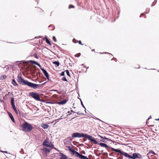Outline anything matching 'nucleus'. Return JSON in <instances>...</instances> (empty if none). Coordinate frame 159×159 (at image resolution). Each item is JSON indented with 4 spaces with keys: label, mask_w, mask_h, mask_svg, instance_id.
I'll use <instances>...</instances> for the list:
<instances>
[{
    "label": "nucleus",
    "mask_w": 159,
    "mask_h": 159,
    "mask_svg": "<svg viewBox=\"0 0 159 159\" xmlns=\"http://www.w3.org/2000/svg\"><path fill=\"white\" fill-rule=\"evenodd\" d=\"M72 137H68L67 138L66 140V141L67 142H70L72 140Z\"/></svg>",
    "instance_id": "nucleus-13"
},
{
    "label": "nucleus",
    "mask_w": 159,
    "mask_h": 159,
    "mask_svg": "<svg viewBox=\"0 0 159 159\" xmlns=\"http://www.w3.org/2000/svg\"><path fill=\"white\" fill-rule=\"evenodd\" d=\"M71 111L73 112H74L73 110H71Z\"/></svg>",
    "instance_id": "nucleus-42"
},
{
    "label": "nucleus",
    "mask_w": 159,
    "mask_h": 159,
    "mask_svg": "<svg viewBox=\"0 0 159 159\" xmlns=\"http://www.w3.org/2000/svg\"><path fill=\"white\" fill-rule=\"evenodd\" d=\"M3 77L4 79H5L6 78L7 76L6 75H4L3 76Z\"/></svg>",
    "instance_id": "nucleus-35"
},
{
    "label": "nucleus",
    "mask_w": 159,
    "mask_h": 159,
    "mask_svg": "<svg viewBox=\"0 0 159 159\" xmlns=\"http://www.w3.org/2000/svg\"><path fill=\"white\" fill-rule=\"evenodd\" d=\"M78 42L79 43L80 45H83V44H82V43H81V42L80 40H79V41H78Z\"/></svg>",
    "instance_id": "nucleus-33"
},
{
    "label": "nucleus",
    "mask_w": 159,
    "mask_h": 159,
    "mask_svg": "<svg viewBox=\"0 0 159 159\" xmlns=\"http://www.w3.org/2000/svg\"><path fill=\"white\" fill-rule=\"evenodd\" d=\"M2 152H3L6 153H7V151H2Z\"/></svg>",
    "instance_id": "nucleus-38"
},
{
    "label": "nucleus",
    "mask_w": 159,
    "mask_h": 159,
    "mask_svg": "<svg viewBox=\"0 0 159 159\" xmlns=\"http://www.w3.org/2000/svg\"><path fill=\"white\" fill-rule=\"evenodd\" d=\"M156 2L155 1H154V2H152V4L151 6H153V5H154L155 4H156Z\"/></svg>",
    "instance_id": "nucleus-31"
},
{
    "label": "nucleus",
    "mask_w": 159,
    "mask_h": 159,
    "mask_svg": "<svg viewBox=\"0 0 159 159\" xmlns=\"http://www.w3.org/2000/svg\"><path fill=\"white\" fill-rule=\"evenodd\" d=\"M145 14L144 13H142L140 16V17H141L145 16Z\"/></svg>",
    "instance_id": "nucleus-30"
},
{
    "label": "nucleus",
    "mask_w": 159,
    "mask_h": 159,
    "mask_svg": "<svg viewBox=\"0 0 159 159\" xmlns=\"http://www.w3.org/2000/svg\"><path fill=\"white\" fill-rule=\"evenodd\" d=\"M42 127L44 129H47L49 127V125L47 124H43Z\"/></svg>",
    "instance_id": "nucleus-12"
},
{
    "label": "nucleus",
    "mask_w": 159,
    "mask_h": 159,
    "mask_svg": "<svg viewBox=\"0 0 159 159\" xmlns=\"http://www.w3.org/2000/svg\"><path fill=\"white\" fill-rule=\"evenodd\" d=\"M82 137L87 138L89 140H90V141L93 142L95 144H96L98 143L96 140H95L94 139L92 138V137L91 136L87 134H84L83 133L80 134L79 133H73L72 134V137L73 138L76 137L81 138Z\"/></svg>",
    "instance_id": "nucleus-3"
},
{
    "label": "nucleus",
    "mask_w": 159,
    "mask_h": 159,
    "mask_svg": "<svg viewBox=\"0 0 159 159\" xmlns=\"http://www.w3.org/2000/svg\"><path fill=\"white\" fill-rule=\"evenodd\" d=\"M12 83L14 86H17L18 85L16 81L14 79H13L12 80Z\"/></svg>",
    "instance_id": "nucleus-19"
},
{
    "label": "nucleus",
    "mask_w": 159,
    "mask_h": 159,
    "mask_svg": "<svg viewBox=\"0 0 159 159\" xmlns=\"http://www.w3.org/2000/svg\"><path fill=\"white\" fill-rule=\"evenodd\" d=\"M75 7V6L73 5H70L69 7V8L70 9L71 8H74Z\"/></svg>",
    "instance_id": "nucleus-24"
},
{
    "label": "nucleus",
    "mask_w": 159,
    "mask_h": 159,
    "mask_svg": "<svg viewBox=\"0 0 159 159\" xmlns=\"http://www.w3.org/2000/svg\"><path fill=\"white\" fill-rule=\"evenodd\" d=\"M111 149L112 151L119 152L120 153V154L123 155L125 157L129 158L135 159L137 158H142V156L140 154L138 153H133L132 154V156L128 154L127 153L121 151L120 150L116 149L114 148H111Z\"/></svg>",
    "instance_id": "nucleus-2"
},
{
    "label": "nucleus",
    "mask_w": 159,
    "mask_h": 159,
    "mask_svg": "<svg viewBox=\"0 0 159 159\" xmlns=\"http://www.w3.org/2000/svg\"><path fill=\"white\" fill-rule=\"evenodd\" d=\"M12 106L13 108L14 109V110L15 112V113L16 114H18V111H17V109H16V107H15V105H13V106Z\"/></svg>",
    "instance_id": "nucleus-17"
},
{
    "label": "nucleus",
    "mask_w": 159,
    "mask_h": 159,
    "mask_svg": "<svg viewBox=\"0 0 159 159\" xmlns=\"http://www.w3.org/2000/svg\"><path fill=\"white\" fill-rule=\"evenodd\" d=\"M39 10L40 11H41V10L40 8L39 9Z\"/></svg>",
    "instance_id": "nucleus-44"
},
{
    "label": "nucleus",
    "mask_w": 159,
    "mask_h": 159,
    "mask_svg": "<svg viewBox=\"0 0 159 159\" xmlns=\"http://www.w3.org/2000/svg\"><path fill=\"white\" fill-rule=\"evenodd\" d=\"M76 113L78 114H82V113H79V112H77Z\"/></svg>",
    "instance_id": "nucleus-37"
},
{
    "label": "nucleus",
    "mask_w": 159,
    "mask_h": 159,
    "mask_svg": "<svg viewBox=\"0 0 159 159\" xmlns=\"http://www.w3.org/2000/svg\"><path fill=\"white\" fill-rule=\"evenodd\" d=\"M149 118H151L150 116V117H149Z\"/></svg>",
    "instance_id": "nucleus-45"
},
{
    "label": "nucleus",
    "mask_w": 159,
    "mask_h": 159,
    "mask_svg": "<svg viewBox=\"0 0 159 159\" xmlns=\"http://www.w3.org/2000/svg\"><path fill=\"white\" fill-rule=\"evenodd\" d=\"M45 38L46 39V42L48 43V44L50 46H51L52 45V44L51 43L49 40L46 37H45Z\"/></svg>",
    "instance_id": "nucleus-14"
},
{
    "label": "nucleus",
    "mask_w": 159,
    "mask_h": 159,
    "mask_svg": "<svg viewBox=\"0 0 159 159\" xmlns=\"http://www.w3.org/2000/svg\"><path fill=\"white\" fill-rule=\"evenodd\" d=\"M53 63L54 64L56 65L57 66H58L59 65V63L58 61H54Z\"/></svg>",
    "instance_id": "nucleus-21"
},
{
    "label": "nucleus",
    "mask_w": 159,
    "mask_h": 159,
    "mask_svg": "<svg viewBox=\"0 0 159 159\" xmlns=\"http://www.w3.org/2000/svg\"><path fill=\"white\" fill-rule=\"evenodd\" d=\"M69 150L71 152L73 153H75V156L79 157L80 159H87V157L86 156H83L82 154H80L78 152H76L75 150L74 149H71L70 147H69Z\"/></svg>",
    "instance_id": "nucleus-6"
},
{
    "label": "nucleus",
    "mask_w": 159,
    "mask_h": 159,
    "mask_svg": "<svg viewBox=\"0 0 159 159\" xmlns=\"http://www.w3.org/2000/svg\"><path fill=\"white\" fill-rule=\"evenodd\" d=\"M34 57H35L37 59H38V57L37 56V54H35L34 55Z\"/></svg>",
    "instance_id": "nucleus-34"
},
{
    "label": "nucleus",
    "mask_w": 159,
    "mask_h": 159,
    "mask_svg": "<svg viewBox=\"0 0 159 159\" xmlns=\"http://www.w3.org/2000/svg\"><path fill=\"white\" fill-rule=\"evenodd\" d=\"M155 120H159V118L157 119H156Z\"/></svg>",
    "instance_id": "nucleus-41"
},
{
    "label": "nucleus",
    "mask_w": 159,
    "mask_h": 159,
    "mask_svg": "<svg viewBox=\"0 0 159 159\" xmlns=\"http://www.w3.org/2000/svg\"><path fill=\"white\" fill-rule=\"evenodd\" d=\"M81 55L80 53H79L77 54H76L75 55V56L76 57H79Z\"/></svg>",
    "instance_id": "nucleus-25"
},
{
    "label": "nucleus",
    "mask_w": 159,
    "mask_h": 159,
    "mask_svg": "<svg viewBox=\"0 0 159 159\" xmlns=\"http://www.w3.org/2000/svg\"><path fill=\"white\" fill-rule=\"evenodd\" d=\"M61 157L60 159H67V157L63 154L62 153H61Z\"/></svg>",
    "instance_id": "nucleus-15"
},
{
    "label": "nucleus",
    "mask_w": 159,
    "mask_h": 159,
    "mask_svg": "<svg viewBox=\"0 0 159 159\" xmlns=\"http://www.w3.org/2000/svg\"><path fill=\"white\" fill-rule=\"evenodd\" d=\"M9 114L10 117V118L11 119V120H12V121H13V122H14L15 120H14V118L12 115L11 113H10V114Z\"/></svg>",
    "instance_id": "nucleus-16"
},
{
    "label": "nucleus",
    "mask_w": 159,
    "mask_h": 159,
    "mask_svg": "<svg viewBox=\"0 0 159 159\" xmlns=\"http://www.w3.org/2000/svg\"><path fill=\"white\" fill-rule=\"evenodd\" d=\"M14 98H11V105L13 106L14 105H15L14 103Z\"/></svg>",
    "instance_id": "nucleus-18"
},
{
    "label": "nucleus",
    "mask_w": 159,
    "mask_h": 159,
    "mask_svg": "<svg viewBox=\"0 0 159 159\" xmlns=\"http://www.w3.org/2000/svg\"><path fill=\"white\" fill-rule=\"evenodd\" d=\"M44 149L45 150L46 152H50V149H48L47 148H45Z\"/></svg>",
    "instance_id": "nucleus-23"
},
{
    "label": "nucleus",
    "mask_w": 159,
    "mask_h": 159,
    "mask_svg": "<svg viewBox=\"0 0 159 159\" xmlns=\"http://www.w3.org/2000/svg\"><path fill=\"white\" fill-rule=\"evenodd\" d=\"M98 144L101 147H105L106 148H110L111 150V148H113L112 147H108L106 144L105 143H99Z\"/></svg>",
    "instance_id": "nucleus-9"
},
{
    "label": "nucleus",
    "mask_w": 159,
    "mask_h": 159,
    "mask_svg": "<svg viewBox=\"0 0 159 159\" xmlns=\"http://www.w3.org/2000/svg\"><path fill=\"white\" fill-rule=\"evenodd\" d=\"M41 70L43 71V73H44V75L46 76V77L48 80L49 79V75L48 74V73L47 72V71L44 69L42 68L41 67H40Z\"/></svg>",
    "instance_id": "nucleus-8"
},
{
    "label": "nucleus",
    "mask_w": 159,
    "mask_h": 159,
    "mask_svg": "<svg viewBox=\"0 0 159 159\" xmlns=\"http://www.w3.org/2000/svg\"><path fill=\"white\" fill-rule=\"evenodd\" d=\"M95 51L94 49H93L92 50V51Z\"/></svg>",
    "instance_id": "nucleus-39"
},
{
    "label": "nucleus",
    "mask_w": 159,
    "mask_h": 159,
    "mask_svg": "<svg viewBox=\"0 0 159 159\" xmlns=\"http://www.w3.org/2000/svg\"><path fill=\"white\" fill-rule=\"evenodd\" d=\"M149 153H151L152 154H156L155 153V152H154V151H153L152 150H151V151H150L149 152Z\"/></svg>",
    "instance_id": "nucleus-29"
},
{
    "label": "nucleus",
    "mask_w": 159,
    "mask_h": 159,
    "mask_svg": "<svg viewBox=\"0 0 159 159\" xmlns=\"http://www.w3.org/2000/svg\"><path fill=\"white\" fill-rule=\"evenodd\" d=\"M29 62H30V63H31L32 64H35L37 65V66H39L40 67H41V66L40 65V64H39V63H38L37 62H36L35 61H34L30 60V61H29Z\"/></svg>",
    "instance_id": "nucleus-10"
},
{
    "label": "nucleus",
    "mask_w": 159,
    "mask_h": 159,
    "mask_svg": "<svg viewBox=\"0 0 159 159\" xmlns=\"http://www.w3.org/2000/svg\"><path fill=\"white\" fill-rule=\"evenodd\" d=\"M149 118H148V119L147 120L146 123H148V120Z\"/></svg>",
    "instance_id": "nucleus-40"
},
{
    "label": "nucleus",
    "mask_w": 159,
    "mask_h": 159,
    "mask_svg": "<svg viewBox=\"0 0 159 159\" xmlns=\"http://www.w3.org/2000/svg\"><path fill=\"white\" fill-rule=\"evenodd\" d=\"M52 39H53V40L55 42H57V39H56L55 37V36H53V37H52Z\"/></svg>",
    "instance_id": "nucleus-27"
},
{
    "label": "nucleus",
    "mask_w": 159,
    "mask_h": 159,
    "mask_svg": "<svg viewBox=\"0 0 159 159\" xmlns=\"http://www.w3.org/2000/svg\"><path fill=\"white\" fill-rule=\"evenodd\" d=\"M81 104L82 105V106H83L85 108L84 106V105H83V103H82V102H81Z\"/></svg>",
    "instance_id": "nucleus-36"
},
{
    "label": "nucleus",
    "mask_w": 159,
    "mask_h": 159,
    "mask_svg": "<svg viewBox=\"0 0 159 159\" xmlns=\"http://www.w3.org/2000/svg\"><path fill=\"white\" fill-rule=\"evenodd\" d=\"M66 102V99H64L61 101L57 102V103L59 105H63L65 104Z\"/></svg>",
    "instance_id": "nucleus-11"
},
{
    "label": "nucleus",
    "mask_w": 159,
    "mask_h": 159,
    "mask_svg": "<svg viewBox=\"0 0 159 159\" xmlns=\"http://www.w3.org/2000/svg\"><path fill=\"white\" fill-rule=\"evenodd\" d=\"M49 28L51 30H53L54 29V27L52 25H50L49 26Z\"/></svg>",
    "instance_id": "nucleus-20"
},
{
    "label": "nucleus",
    "mask_w": 159,
    "mask_h": 159,
    "mask_svg": "<svg viewBox=\"0 0 159 159\" xmlns=\"http://www.w3.org/2000/svg\"><path fill=\"white\" fill-rule=\"evenodd\" d=\"M49 140L48 139H46L45 140L43 143V146L49 147L51 148H54V145L52 144H51V142L49 143Z\"/></svg>",
    "instance_id": "nucleus-7"
},
{
    "label": "nucleus",
    "mask_w": 159,
    "mask_h": 159,
    "mask_svg": "<svg viewBox=\"0 0 159 159\" xmlns=\"http://www.w3.org/2000/svg\"><path fill=\"white\" fill-rule=\"evenodd\" d=\"M62 80L63 81H67V80H66V78L65 77H63L62 78Z\"/></svg>",
    "instance_id": "nucleus-28"
},
{
    "label": "nucleus",
    "mask_w": 159,
    "mask_h": 159,
    "mask_svg": "<svg viewBox=\"0 0 159 159\" xmlns=\"http://www.w3.org/2000/svg\"><path fill=\"white\" fill-rule=\"evenodd\" d=\"M61 76H64L65 75V72L64 71H62L61 74Z\"/></svg>",
    "instance_id": "nucleus-32"
},
{
    "label": "nucleus",
    "mask_w": 159,
    "mask_h": 159,
    "mask_svg": "<svg viewBox=\"0 0 159 159\" xmlns=\"http://www.w3.org/2000/svg\"><path fill=\"white\" fill-rule=\"evenodd\" d=\"M29 95L37 101H43L40 98V95L37 93L34 92H31L29 93Z\"/></svg>",
    "instance_id": "nucleus-5"
},
{
    "label": "nucleus",
    "mask_w": 159,
    "mask_h": 159,
    "mask_svg": "<svg viewBox=\"0 0 159 159\" xmlns=\"http://www.w3.org/2000/svg\"><path fill=\"white\" fill-rule=\"evenodd\" d=\"M20 127L22 130L25 132H30L33 129V126L27 122H25L20 125Z\"/></svg>",
    "instance_id": "nucleus-4"
},
{
    "label": "nucleus",
    "mask_w": 159,
    "mask_h": 159,
    "mask_svg": "<svg viewBox=\"0 0 159 159\" xmlns=\"http://www.w3.org/2000/svg\"><path fill=\"white\" fill-rule=\"evenodd\" d=\"M65 71L66 72V73L68 76H69L70 77V75L69 73V72L68 70H66Z\"/></svg>",
    "instance_id": "nucleus-22"
},
{
    "label": "nucleus",
    "mask_w": 159,
    "mask_h": 159,
    "mask_svg": "<svg viewBox=\"0 0 159 159\" xmlns=\"http://www.w3.org/2000/svg\"><path fill=\"white\" fill-rule=\"evenodd\" d=\"M17 80L19 83H20L22 85H27L28 86L34 89L39 88V86H41V85L40 84H37L29 82L27 80H25L20 76L19 75L17 76Z\"/></svg>",
    "instance_id": "nucleus-1"
},
{
    "label": "nucleus",
    "mask_w": 159,
    "mask_h": 159,
    "mask_svg": "<svg viewBox=\"0 0 159 159\" xmlns=\"http://www.w3.org/2000/svg\"><path fill=\"white\" fill-rule=\"evenodd\" d=\"M72 41L73 43H77L78 42V41L76 40V39L75 38H74L73 40H72Z\"/></svg>",
    "instance_id": "nucleus-26"
},
{
    "label": "nucleus",
    "mask_w": 159,
    "mask_h": 159,
    "mask_svg": "<svg viewBox=\"0 0 159 159\" xmlns=\"http://www.w3.org/2000/svg\"><path fill=\"white\" fill-rule=\"evenodd\" d=\"M67 113H70V111H68Z\"/></svg>",
    "instance_id": "nucleus-43"
}]
</instances>
